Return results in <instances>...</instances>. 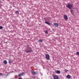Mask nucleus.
Here are the masks:
<instances>
[{
    "label": "nucleus",
    "instance_id": "nucleus-20",
    "mask_svg": "<svg viewBox=\"0 0 79 79\" xmlns=\"http://www.w3.org/2000/svg\"><path fill=\"white\" fill-rule=\"evenodd\" d=\"M31 78L32 79H34V77H31Z\"/></svg>",
    "mask_w": 79,
    "mask_h": 79
},
{
    "label": "nucleus",
    "instance_id": "nucleus-21",
    "mask_svg": "<svg viewBox=\"0 0 79 79\" xmlns=\"http://www.w3.org/2000/svg\"><path fill=\"white\" fill-rule=\"evenodd\" d=\"M2 73H0V75H2Z\"/></svg>",
    "mask_w": 79,
    "mask_h": 79
},
{
    "label": "nucleus",
    "instance_id": "nucleus-2",
    "mask_svg": "<svg viewBox=\"0 0 79 79\" xmlns=\"http://www.w3.org/2000/svg\"><path fill=\"white\" fill-rule=\"evenodd\" d=\"M45 57L46 59L48 60H50V56L48 54L46 55Z\"/></svg>",
    "mask_w": 79,
    "mask_h": 79
},
{
    "label": "nucleus",
    "instance_id": "nucleus-1",
    "mask_svg": "<svg viewBox=\"0 0 79 79\" xmlns=\"http://www.w3.org/2000/svg\"><path fill=\"white\" fill-rule=\"evenodd\" d=\"M66 7L69 10H71L73 8V5L70 4H69L66 5Z\"/></svg>",
    "mask_w": 79,
    "mask_h": 79
},
{
    "label": "nucleus",
    "instance_id": "nucleus-9",
    "mask_svg": "<svg viewBox=\"0 0 79 79\" xmlns=\"http://www.w3.org/2000/svg\"><path fill=\"white\" fill-rule=\"evenodd\" d=\"M25 74V73L23 72L20 74V76H22Z\"/></svg>",
    "mask_w": 79,
    "mask_h": 79
},
{
    "label": "nucleus",
    "instance_id": "nucleus-4",
    "mask_svg": "<svg viewBox=\"0 0 79 79\" xmlns=\"http://www.w3.org/2000/svg\"><path fill=\"white\" fill-rule=\"evenodd\" d=\"M54 25L55 27H58V26H59L58 24L57 23H54Z\"/></svg>",
    "mask_w": 79,
    "mask_h": 79
},
{
    "label": "nucleus",
    "instance_id": "nucleus-7",
    "mask_svg": "<svg viewBox=\"0 0 79 79\" xmlns=\"http://www.w3.org/2000/svg\"><path fill=\"white\" fill-rule=\"evenodd\" d=\"M13 63V61L11 60V59H9V64H11V63Z\"/></svg>",
    "mask_w": 79,
    "mask_h": 79
},
{
    "label": "nucleus",
    "instance_id": "nucleus-14",
    "mask_svg": "<svg viewBox=\"0 0 79 79\" xmlns=\"http://www.w3.org/2000/svg\"><path fill=\"white\" fill-rule=\"evenodd\" d=\"M42 41H43L41 40H39V43H42Z\"/></svg>",
    "mask_w": 79,
    "mask_h": 79
},
{
    "label": "nucleus",
    "instance_id": "nucleus-8",
    "mask_svg": "<svg viewBox=\"0 0 79 79\" xmlns=\"http://www.w3.org/2000/svg\"><path fill=\"white\" fill-rule=\"evenodd\" d=\"M31 73H32V74H36V73H35V72H34V71H31Z\"/></svg>",
    "mask_w": 79,
    "mask_h": 79
},
{
    "label": "nucleus",
    "instance_id": "nucleus-18",
    "mask_svg": "<svg viewBox=\"0 0 79 79\" xmlns=\"http://www.w3.org/2000/svg\"><path fill=\"white\" fill-rule=\"evenodd\" d=\"M16 13H17V14H18V13H19V12H18V11H16Z\"/></svg>",
    "mask_w": 79,
    "mask_h": 79
},
{
    "label": "nucleus",
    "instance_id": "nucleus-3",
    "mask_svg": "<svg viewBox=\"0 0 79 79\" xmlns=\"http://www.w3.org/2000/svg\"><path fill=\"white\" fill-rule=\"evenodd\" d=\"M53 77L54 79H58V78H59L58 76L55 75H54L53 76Z\"/></svg>",
    "mask_w": 79,
    "mask_h": 79
},
{
    "label": "nucleus",
    "instance_id": "nucleus-11",
    "mask_svg": "<svg viewBox=\"0 0 79 79\" xmlns=\"http://www.w3.org/2000/svg\"><path fill=\"white\" fill-rule=\"evenodd\" d=\"M45 23H46V24H48V25H49V26H50V23L47 22H45Z\"/></svg>",
    "mask_w": 79,
    "mask_h": 79
},
{
    "label": "nucleus",
    "instance_id": "nucleus-10",
    "mask_svg": "<svg viewBox=\"0 0 79 79\" xmlns=\"http://www.w3.org/2000/svg\"><path fill=\"white\" fill-rule=\"evenodd\" d=\"M56 73L57 74H60V70H57L56 72Z\"/></svg>",
    "mask_w": 79,
    "mask_h": 79
},
{
    "label": "nucleus",
    "instance_id": "nucleus-6",
    "mask_svg": "<svg viewBox=\"0 0 79 79\" xmlns=\"http://www.w3.org/2000/svg\"><path fill=\"white\" fill-rule=\"evenodd\" d=\"M32 52V51L27 50L25 51V52H26V53H30V52Z\"/></svg>",
    "mask_w": 79,
    "mask_h": 79
},
{
    "label": "nucleus",
    "instance_id": "nucleus-16",
    "mask_svg": "<svg viewBox=\"0 0 79 79\" xmlns=\"http://www.w3.org/2000/svg\"><path fill=\"white\" fill-rule=\"evenodd\" d=\"M76 54L77 55H79V52H76Z\"/></svg>",
    "mask_w": 79,
    "mask_h": 79
},
{
    "label": "nucleus",
    "instance_id": "nucleus-23",
    "mask_svg": "<svg viewBox=\"0 0 79 79\" xmlns=\"http://www.w3.org/2000/svg\"><path fill=\"white\" fill-rule=\"evenodd\" d=\"M0 7H1V6H0Z\"/></svg>",
    "mask_w": 79,
    "mask_h": 79
},
{
    "label": "nucleus",
    "instance_id": "nucleus-12",
    "mask_svg": "<svg viewBox=\"0 0 79 79\" xmlns=\"http://www.w3.org/2000/svg\"><path fill=\"white\" fill-rule=\"evenodd\" d=\"M3 63L5 64H7V61L6 60H4L3 61Z\"/></svg>",
    "mask_w": 79,
    "mask_h": 79
},
{
    "label": "nucleus",
    "instance_id": "nucleus-19",
    "mask_svg": "<svg viewBox=\"0 0 79 79\" xmlns=\"http://www.w3.org/2000/svg\"><path fill=\"white\" fill-rule=\"evenodd\" d=\"M68 70H67V69L65 70V72H68Z\"/></svg>",
    "mask_w": 79,
    "mask_h": 79
},
{
    "label": "nucleus",
    "instance_id": "nucleus-5",
    "mask_svg": "<svg viewBox=\"0 0 79 79\" xmlns=\"http://www.w3.org/2000/svg\"><path fill=\"white\" fill-rule=\"evenodd\" d=\"M64 17L65 20H66H66H67V19H68V16H67V15H64Z\"/></svg>",
    "mask_w": 79,
    "mask_h": 79
},
{
    "label": "nucleus",
    "instance_id": "nucleus-13",
    "mask_svg": "<svg viewBox=\"0 0 79 79\" xmlns=\"http://www.w3.org/2000/svg\"><path fill=\"white\" fill-rule=\"evenodd\" d=\"M67 77L68 79H70V75H68L67 76Z\"/></svg>",
    "mask_w": 79,
    "mask_h": 79
},
{
    "label": "nucleus",
    "instance_id": "nucleus-15",
    "mask_svg": "<svg viewBox=\"0 0 79 79\" xmlns=\"http://www.w3.org/2000/svg\"><path fill=\"white\" fill-rule=\"evenodd\" d=\"M45 33L46 34H48V31L47 30H46L45 31Z\"/></svg>",
    "mask_w": 79,
    "mask_h": 79
},
{
    "label": "nucleus",
    "instance_id": "nucleus-22",
    "mask_svg": "<svg viewBox=\"0 0 79 79\" xmlns=\"http://www.w3.org/2000/svg\"><path fill=\"white\" fill-rule=\"evenodd\" d=\"M20 76V74H19V77Z\"/></svg>",
    "mask_w": 79,
    "mask_h": 79
},
{
    "label": "nucleus",
    "instance_id": "nucleus-17",
    "mask_svg": "<svg viewBox=\"0 0 79 79\" xmlns=\"http://www.w3.org/2000/svg\"><path fill=\"white\" fill-rule=\"evenodd\" d=\"M3 28L2 26H0V29H2Z\"/></svg>",
    "mask_w": 79,
    "mask_h": 79
}]
</instances>
